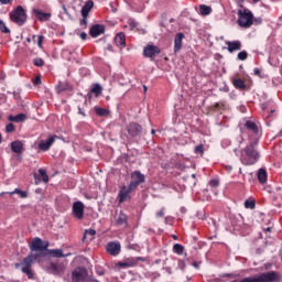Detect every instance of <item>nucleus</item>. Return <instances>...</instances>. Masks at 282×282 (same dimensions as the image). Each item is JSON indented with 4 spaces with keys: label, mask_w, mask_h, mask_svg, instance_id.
<instances>
[{
    "label": "nucleus",
    "mask_w": 282,
    "mask_h": 282,
    "mask_svg": "<svg viewBox=\"0 0 282 282\" xmlns=\"http://www.w3.org/2000/svg\"><path fill=\"white\" fill-rule=\"evenodd\" d=\"M91 8H94V1L89 0L82 8V17H89Z\"/></svg>",
    "instance_id": "4be33fe9"
},
{
    "label": "nucleus",
    "mask_w": 282,
    "mask_h": 282,
    "mask_svg": "<svg viewBox=\"0 0 282 282\" xmlns=\"http://www.w3.org/2000/svg\"><path fill=\"white\" fill-rule=\"evenodd\" d=\"M78 111H79L80 116H85V112H83V108L78 107Z\"/></svg>",
    "instance_id": "864d4df0"
},
{
    "label": "nucleus",
    "mask_w": 282,
    "mask_h": 282,
    "mask_svg": "<svg viewBox=\"0 0 282 282\" xmlns=\"http://www.w3.org/2000/svg\"><path fill=\"white\" fill-rule=\"evenodd\" d=\"M26 43H32V39L28 37Z\"/></svg>",
    "instance_id": "680f3d73"
},
{
    "label": "nucleus",
    "mask_w": 282,
    "mask_h": 282,
    "mask_svg": "<svg viewBox=\"0 0 282 282\" xmlns=\"http://www.w3.org/2000/svg\"><path fill=\"white\" fill-rule=\"evenodd\" d=\"M253 72H259V68H254Z\"/></svg>",
    "instance_id": "774afa93"
},
{
    "label": "nucleus",
    "mask_w": 282,
    "mask_h": 282,
    "mask_svg": "<svg viewBox=\"0 0 282 282\" xmlns=\"http://www.w3.org/2000/svg\"><path fill=\"white\" fill-rule=\"evenodd\" d=\"M8 120L9 122H25V120H28V116L25 113H19L17 116L10 115Z\"/></svg>",
    "instance_id": "412c9836"
},
{
    "label": "nucleus",
    "mask_w": 282,
    "mask_h": 282,
    "mask_svg": "<svg viewBox=\"0 0 282 282\" xmlns=\"http://www.w3.org/2000/svg\"><path fill=\"white\" fill-rule=\"evenodd\" d=\"M209 185H212V186L215 188V187L219 186V181H217V180H212V181L209 182Z\"/></svg>",
    "instance_id": "a18cd8bd"
},
{
    "label": "nucleus",
    "mask_w": 282,
    "mask_h": 282,
    "mask_svg": "<svg viewBox=\"0 0 282 282\" xmlns=\"http://www.w3.org/2000/svg\"><path fill=\"white\" fill-rule=\"evenodd\" d=\"M225 169L227 170V171H232V166H230V165H225Z\"/></svg>",
    "instance_id": "603ef678"
},
{
    "label": "nucleus",
    "mask_w": 282,
    "mask_h": 282,
    "mask_svg": "<svg viewBox=\"0 0 282 282\" xmlns=\"http://www.w3.org/2000/svg\"><path fill=\"white\" fill-rule=\"evenodd\" d=\"M67 270V261L65 262H50L47 267V272L54 274L55 276H63Z\"/></svg>",
    "instance_id": "423d86ee"
},
{
    "label": "nucleus",
    "mask_w": 282,
    "mask_h": 282,
    "mask_svg": "<svg viewBox=\"0 0 282 282\" xmlns=\"http://www.w3.org/2000/svg\"><path fill=\"white\" fill-rule=\"evenodd\" d=\"M237 23L240 28H252V24L254 23V14H252L250 9H240L238 10Z\"/></svg>",
    "instance_id": "20e7f679"
},
{
    "label": "nucleus",
    "mask_w": 282,
    "mask_h": 282,
    "mask_svg": "<svg viewBox=\"0 0 282 282\" xmlns=\"http://www.w3.org/2000/svg\"><path fill=\"white\" fill-rule=\"evenodd\" d=\"M107 252H108V254H111L112 257H117V254H120V243L119 242H109L107 246Z\"/></svg>",
    "instance_id": "2eb2a0df"
},
{
    "label": "nucleus",
    "mask_w": 282,
    "mask_h": 282,
    "mask_svg": "<svg viewBox=\"0 0 282 282\" xmlns=\"http://www.w3.org/2000/svg\"><path fill=\"white\" fill-rule=\"evenodd\" d=\"M90 94L96 95V97L100 96V94H102V86H100V84H95L90 90Z\"/></svg>",
    "instance_id": "c756f323"
},
{
    "label": "nucleus",
    "mask_w": 282,
    "mask_h": 282,
    "mask_svg": "<svg viewBox=\"0 0 282 282\" xmlns=\"http://www.w3.org/2000/svg\"><path fill=\"white\" fill-rule=\"evenodd\" d=\"M73 215L76 219H83L85 217V204L78 200L73 204Z\"/></svg>",
    "instance_id": "9d476101"
},
{
    "label": "nucleus",
    "mask_w": 282,
    "mask_h": 282,
    "mask_svg": "<svg viewBox=\"0 0 282 282\" xmlns=\"http://www.w3.org/2000/svg\"><path fill=\"white\" fill-rule=\"evenodd\" d=\"M79 36L82 41H87V34L85 32H82Z\"/></svg>",
    "instance_id": "09e8293b"
},
{
    "label": "nucleus",
    "mask_w": 282,
    "mask_h": 282,
    "mask_svg": "<svg viewBox=\"0 0 282 282\" xmlns=\"http://www.w3.org/2000/svg\"><path fill=\"white\" fill-rule=\"evenodd\" d=\"M152 135H155V130H151Z\"/></svg>",
    "instance_id": "69168bd1"
},
{
    "label": "nucleus",
    "mask_w": 282,
    "mask_h": 282,
    "mask_svg": "<svg viewBox=\"0 0 282 282\" xmlns=\"http://www.w3.org/2000/svg\"><path fill=\"white\" fill-rule=\"evenodd\" d=\"M245 207L250 208L251 210H254L256 202L254 200H246L245 202Z\"/></svg>",
    "instance_id": "4c0bfd02"
},
{
    "label": "nucleus",
    "mask_w": 282,
    "mask_h": 282,
    "mask_svg": "<svg viewBox=\"0 0 282 282\" xmlns=\"http://www.w3.org/2000/svg\"><path fill=\"white\" fill-rule=\"evenodd\" d=\"M33 65L35 67H43V65H45V61H43V58H41V57H35L33 59Z\"/></svg>",
    "instance_id": "f704fd0d"
},
{
    "label": "nucleus",
    "mask_w": 282,
    "mask_h": 282,
    "mask_svg": "<svg viewBox=\"0 0 282 282\" xmlns=\"http://www.w3.org/2000/svg\"><path fill=\"white\" fill-rule=\"evenodd\" d=\"M119 265H120L121 268H127V263H124V262H119Z\"/></svg>",
    "instance_id": "5fc2aeb1"
},
{
    "label": "nucleus",
    "mask_w": 282,
    "mask_h": 282,
    "mask_svg": "<svg viewBox=\"0 0 282 282\" xmlns=\"http://www.w3.org/2000/svg\"><path fill=\"white\" fill-rule=\"evenodd\" d=\"M156 217H164V209H161L158 214Z\"/></svg>",
    "instance_id": "8fccbe9b"
},
{
    "label": "nucleus",
    "mask_w": 282,
    "mask_h": 282,
    "mask_svg": "<svg viewBox=\"0 0 282 282\" xmlns=\"http://www.w3.org/2000/svg\"><path fill=\"white\" fill-rule=\"evenodd\" d=\"M279 281H281V275L276 271H269L265 273H260L256 276L245 278L239 282H279Z\"/></svg>",
    "instance_id": "f03ea898"
},
{
    "label": "nucleus",
    "mask_w": 282,
    "mask_h": 282,
    "mask_svg": "<svg viewBox=\"0 0 282 282\" xmlns=\"http://www.w3.org/2000/svg\"><path fill=\"white\" fill-rule=\"evenodd\" d=\"M131 185H129V188H127V186H123L121 188V191L119 192V202L120 204H122V202H124V199H127V197H129V194L131 193Z\"/></svg>",
    "instance_id": "aec40b11"
},
{
    "label": "nucleus",
    "mask_w": 282,
    "mask_h": 282,
    "mask_svg": "<svg viewBox=\"0 0 282 282\" xmlns=\"http://www.w3.org/2000/svg\"><path fill=\"white\" fill-rule=\"evenodd\" d=\"M11 150L13 151V153H23V142L17 140V141H13L11 143Z\"/></svg>",
    "instance_id": "5701e85b"
},
{
    "label": "nucleus",
    "mask_w": 282,
    "mask_h": 282,
    "mask_svg": "<svg viewBox=\"0 0 282 282\" xmlns=\"http://www.w3.org/2000/svg\"><path fill=\"white\" fill-rule=\"evenodd\" d=\"M254 76H259L260 78H263V75L261 74V72H254Z\"/></svg>",
    "instance_id": "3c124183"
},
{
    "label": "nucleus",
    "mask_w": 282,
    "mask_h": 282,
    "mask_svg": "<svg viewBox=\"0 0 282 282\" xmlns=\"http://www.w3.org/2000/svg\"><path fill=\"white\" fill-rule=\"evenodd\" d=\"M79 25L82 28H87V17H83V19L79 22Z\"/></svg>",
    "instance_id": "c03bdc74"
},
{
    "label": "nucleus",
    "mask_w": 282,
    "mask_h": 282,
    "mask_svg": "<svg viewBox=\"0 0 282 282\" xmlns=\"http://www.w3.org/2000/svg\"><path fill=\"white\" fill-rule=\"evenodd\" d=\"M86 282H98V280H96V279H91V280L87 279Z\"/></svg>",
    "instance_id": "6e6d98bb"
},
{
    "label": "nucleus",
    "mask_w": 282,
    "mask_h": 282,
    "mask_svg": "<svg viewBox=\"0 0 282 282\" xmlns=\"http://www.w3.org/2000/svg\"><path fill=\"white\" fill-rule=\"evenodd\" d=\"M161 52H162V50L160 48V46L153 45V44H148L143 48V56L145 58H155V56H158V54H160Z\"/></svg>",
    "instance_id": "0eeeda50"
},
{
    "label": "nucleus",
    "mask_w": 282,
    "mask_h": 282,
    "mask_svg": "<svg viewBox=\"0 0 282 282\" xmlns=\"http://www.w3.org/2000/svg\"><path fill=\"white\" fill-rule=\"evenodd\" d=\"M95 112L97 113V116H109V110L105 109V108H98L95 107Z\"/></svg>",
    "instance_id": "2f4dec72"
},
{
    "label": "nucleus",
    "mask_w": 282,
    "mask_h": 282,
    "mask_svg": "<svg viewBox=\"0 0 282 282\" xmlns=\"http://www.w3.org/2000/svg\"><path fill=\"white\" fill-rule=\"evenodd\" d=\"M232 85L236 87V89H240L241 91L247 89L246 82L239 77V75H236L232 78Z\"/></svg>",
    "instance_id": "6ab92c4d"
},
{
    "label": "nucleus",
    "mask_w": 282,
    "mask_h": 282,
    "mask_svg": "<svg viewBox=\"0 0 282 282\" xmlns=\"http://www.w3.org/2000/svg\"><path fill=\"white\" fill-rule=\"evenodd\" d=\"M194 151L195 153H200V155H204V144L196 145Z\"/></svg>",
    "instance_id": "a19ab883"
},
{
    "label": "nucleus",
    "mask_w": 282,
    "mask_h": 282,
    "mask_svg": "<svg viewBox=\"0 0 282 282\" xmlns=\"http://www.w3.org/2000/svg\"><path fill=\"white\" fill-rule=\"evenodd\" d=\"M254 147H257V141L250 143L245 150L241 151L242 164H256L257 160H259V152L254 150Z\"/></svg>",
    "instance_id": "7ed1b4c3"
},
{
    "label": "nucleus",
    "mask_w": 282,
    "mask_h": 282,
    "mask_svg": "<svg viewBox=\"0 0 282 282\" xmlns=\"http://www.w3.org/2000/svg\"><path fill=\"white\" fill-rule=\"evenodd\" d=\"M226 276H229L230 279H235V275L230 273L226 274Z\"/></svg>",
    "instance_id": "bf43d9fd"
},
{
    "label": "nucleus",
    "mask_w": 282,
    "mask_h": 282,
    "mask_svg": "<svg viewBox=\"0 0 282 282\" xmlns=\"http://www.w3.org/2000/svg\"><path fill=\"white\" fill-rule=\"evenodd\" d=\"M144 176L140 172L132 173L131 182H130V191H135L140 184H143Z\"/></svg>",
    "instance_id": "1a4fd4ad"
},
{
    "label": "nucleus",
    "mask_w": 282,
    "mask_h": 282,
    "mask_svg": "<svg viewBox=\"0 0 282 282\" xmlns=\"http://www.w3.org/2000/svg\"><path fill=\"white\" fill-rule=\"evenodd\" d=\"M33 85H35V87L41 85V75L35 76V78L33 79Z\"/></svg>",
    "instance_id": "37998d69"
},
{
    "label": "nucleus",
    "mask_w": 282,
    "mask_h": 282,
    "mask_svg": "<svg viewBox=\"0 0 282 282\" xmlns=\"http://www.w3.org/2000/svg\"><path fill=\"white\" fill-rule=\"evenodd\" d=\"M40 173V177H42V182H44L45 184H47V182H50V176H47V172L43 169L39 170Z\"/></svg>",
    "instance_id": "7c9ffc66"
},
{
    "label": "nucleus",
    "mask_w": 282,
    "mask_h": 282,
    "mask_svg": "<svg viewBox=\"0 0 282 282\" xmlns=\"http://www.w3.org/2000/svg\"><path fill=\"white\" fill-rule=\"evenodd\" d=\"M45 36L43 35H39L37 36V46L40 47V50H43V41H44Z\"/></svg>",
    "instance_id": "79ce46f5"
},
{
    "label": "nucleus",
    "mask_w": 282,
    "mask_h": 282,
    "mask_svg": "<svg viewBox=\"0 0 282 282\" xmlns=\"http://www.w3.org/2000/svg\"><path fill=\"white\" fill-rule=\"evenodd\" d=\"M12 0H0L1 6H8Z\"/></svg>",
    "instance_id": "49530a36"
},
{
    "label": "nucleus",
    "mask_w": 282,
    "mask_h": 282,
    "mask_svg": "<svg viewBox=\"0 0 282 282\" xmlns=\"http://www.w3.org/2000/svg\"><path fill=\"white\" fill-rule=\"evenodd\" d=\"M199 12L203 17H208V14H210L213 12V8H210L206 4H200Z\"/></svg>",
    "instance_id": "a878e982"
},
{
    "label": "nucleus",
    "mask_w": 282,
    "mask_h": 282,
    "mask_svg": "<svg viewBox=\"0 0 282 282\" xmlns=\"http://www.w3.org/2000/svg\"><path fill=\"white\" fill-rule=\"evenodd\" d=\"M88 98L91 99V93L88 95Z\"/></svg>",
    "instance_id": "338daca9"
},
{
    "label": "nucleus",
    "mask_w": 282,
    "mask_h": 282,
    "mask_svg": "<svg viewBox=\"0 0 282 282\" xmlns=\"http://www.w3.org/2000/svg\"><path fill=\"white\" fill-rule=\"evenodd\" d=\"M0 31L3 34H10V29H8V26L6 25V22H3V20H0Z\"/></svg>",
    "instance_id": "c9c22d12"
},
{
    "label": "nucleus",
    "mask_w": 282,
    "mask_h": 282,
    "mask_svg": "<svg viewBox=\"0 0 282 282\" xmlns=\"http://www.w3.org/2000/svg\"><path fill=\"white\" fill-rule=\"evenodd\" d=\"M89 34L93 39H98L100 34H105V25L102 24H95L90 28Z\"/></svg>",
    "instance_id": "4468645a"
},
{
    "label": "nucleus",
    "mask_w": 282,
    "mask_h": 282,
    "mask_svg": "<svg viewBox=\"0 0 282 282\" xmlns=\"http://www.w3.org/2000/svg\"><path fill=\"white\" fill-rule=\"evenodd\" d=\"M9 195H20L22 199L28 197V192L15 188L13 192H9Z\"/></svg>",
    "instance_id": "c85d7f7f"
},
{
    "label": "nucleus",
    "mask_w": 282,
    "mask_h": 282,
    "mask_svg": "<svg viewBox=\"0 0 282 282\" xmlns=\"http://www.w3.org/2000/svg\"><path fill=\"white\" fill-rule=\"evenodd\" d=\"M17 158H18V160H19L20 162H21V160L23 159V158L21 156V153L18 154Z\"/></svg>",
    "instance_id": "052dcab7"
},
{
    "label": "nucleus",
    "mask_w": 282,
    "mask_h": 282,
    "mask_svg": "<svg viewBox=\"0 0 282 282\" xmlns=\"http://www.w3.org/2000/svg\"><path fill=\"white\" fill-rule=\"evenodd\" d=\"M88 273L85 268H76L73 271L72 281L73 282H87Z\"/></svg>",
    "instance_id": "6e6552de"
},
{
    "label": "nucleus",
    "mask_w": 282,
    "mask_h": 282,
    "mask_svg": "<svg viewBox=\"0 0 282 282\" xmlns=\"http://www.w3.org/2000/svg\"><path fill=\"white\" fill-rule=\"evenodd\" d=\"M130 28H138V23L133 20L129 22Z\"/></svg>",
    "instance_id": "de8ad7c7"
},
{
    "label": "nucleus",
    "mask_w": 282,
    "mask_h": 282,
    "mask_svg": "<svg viewBox=\"0 0 282 282\" xmlns=\"http://www.w3.org/2000/svg\"><path fill=\"white\" fill-rule=\"evenodd\" d=\"M245 127H247V129H249L250 131H253V133H259V127H257V123L252 121H247Z\"/></svg>",
    "instance_id": "cd10ccee"
},
{
    "label": "nucleus",
    "mask_w": 282,
    "mask_h": 282,
    "mask_svg": "<svg viewBox=\"0 0 282 282\" xmlns=\"http://www.w3.org/2000/svg\"><path fill=\"white\" fill-rule=\"evenodd\" d=\"M258 182H260V184H265V182H268V171H265V169L261 167L258 171Z\"/></svg>",
    "instance_id": "b1692460"
},
{
    "label": "nucleus",
    "mask_w": 282,
    "mask_h": 282,
    "mask_svg": "<svg viewBox=\"0 0 282 282\" xmlns=\"http://www.w3.org/2000/svg\"><path fill=\"white\" fill-rule=\"evenodd\" d=\"M57 94H62V91H69L72 90V86L67 83H59L56 87Z\"/></svg>",
    "instance_id": "bb28decb"
},
{
    "label": "nucleus",
    "mask_w": 282,
    "mask_h": 282,
    "mask_svg": "<svg viewBox=\"0 0 282 282\" xmlns=\"http://www.w3.org/2000/svg\"><path fill=\"white\" fill-rule=\"evenodd\" d=\"M137 261H147V259L139 257V258H137Z\"/></svg>",
    "instance_id": "4d7b16f0"
},
{
    "label": "nucleus",
    "mask_w": 282,
    "mask_h": 282,
    "mask_svg": "<svg viewBox=\"0 0 282 282\" xmlns=\"http://www.w3.org/2000/svg\"><path fill=\"white\" fill-rule=\"evenodd\" d=\"M35 19L40 21L41 23H45V21H50L52 19V13L50 12H43L41 9H33L32 10Z\"/></svg>",
    "instance_id": "9b49d317"
},
{
    "label": "nucleus",
    "mask_w": 282,
    "mask_h": 282,
    "mask_svg": "<svg viewBox=\"0 0 282 282\" xmlns=\"http://www.w3.org/2000/svg\"><path fill=\"white\" fill-rule=\"evenodd\" d=\"M115 43L117 47H126L127 46V35L123 32H120L115 37Z\"/></svg>",
    "instance_id": "a211bd4d"
},
{
    "label": "nucleus",
    "mask_w": 282,
    "mask_h": 282,
    "mask_svg": "<svg viewBox=\"0 0 282 282\" xmlns=\"http://www.w3.org/2000/svg\"><path fill=\"white\" fill-rule=\"evenodd\" d=\"M173 250L176 254H182V252H184V246L176 243L173 246Z\"/></svg>",
    "instance_id": "e433bc0d"
},
{
    "label": "nucleus",
    "mask_w": 282,
    "mask_h": 282,
    "mask_svg": "<svg viewBox=\"0 0 282 282\" xmlns=\"http://www.w3.org/2000/svg\"><path fill=\"white\" fill-rule=\"evenodd\" d=\"M184 41V33L180 32L174 37V54L182 50V42Z\"/></svg>",
    "instance_id": "f3484780"
},
{
    "label": "nucleus",
    "mask_w": 282,
    "mask_h": 282,
    "mask_svg": "<svg viewBox=\"0 0 282 282\" xmlns=\"http://www.w3.org/2000/svg\"><path fill=\"white\" fill-rule=\"evenodd\" d=\"M87 235H89V237H94L96 235V230L95 229H86L84 232V237L82 239L83 242H85V240L87 239Z\"/></svg>",
    "instance_id": "72a5a7b5"
},
{
    "label": "nucleus",
    "mask_w": 282,
    "mask_h": 282,
    "mask_svg": "<svg viewBox=\"0 0 282 282\" xmlns=\"http://www.w3.org/2000/svg\"><path fill=\"white\" fill-rule=\"evenodd\" d=\"M14 130H15L14 123H8L6 126V133H14Z\"/></svg>",
    "instance_id": "ea45409f"
},
{
    "label": "nucleus",
    "mask_w": 282,
    "mask_h": 282,
    "mask_svg": "<svg viewBox=\"0 0 282 282\" xmlns=\"http://www.w3.org/2000/svg\"><path fill=\"white\" fill-rule=\"evenodd\" d=\"M248 58V52L241 51L238 53V61H246Z\"/></svg>",
    "instance_id": "58836bf2"
},
{
    "label": "nucleus",
    "mask_w": 282,
    "mask_h": 282,
    "mask_svg": "<svg viewBox=\"0 0 282 282\" xmlns=\"http://www.w3.org/2000/svg\"><path fill=\"white\" fill-rule=\"evenodd\" d=\"M48 254H52L56 259H61L63 257H69L70 253L64 254L63 249H51L47 251Z\"/></svg>",
    "instance_id": "393cba45"
},
{
    "label": "nucleus",
    "mask_w": 282,
    "mask_h": 282,
    "mask_svg": "<svg viewBox=\"0 0 282 282\" xmlns=\"http://www.w3.org/2000/svg\"><path fill=\"white\" fill-rule=\"evenodd\" d=\"M147 90H148L147 86H143L144 94H147Z\"/></svg>",
    "instance_id": "e2e57ef3"
},
{
    "label": "nucleus",
    "mask_w": 282,
    "mask_h": 282,
    "mask_svg": "<svg viewBox=\"0 0 282 282\" xmlns=\"http://www.w3.org/2000/svg\"><path fill=\"white\" fill-rule=\"evenodd\" d=\"M30 248L32 252L30 256L23 259L22 262L15 263L17 270L21 268V272L23 274H26L29 279H34V274L32 273V263L34 261H41L42 257H45L47 254V248H50V242L48 241H43L41 238H34L30 245Z\"/></svg>",
    "instance_id": "f257e3e1"
},
{
    "label": "nucleus",
    "mask_w": 282,
    "mask_h": 282,
    "mask_svg": "<svg viewBox=\"0 0 282 282\" xmlns=\"http://www.w3.org/2000/svg\"><path fill=\"white\" fill-rule=\"evenodd\" d=\"M127 131L129 135L132 138H135L137 135H140L142 133V126L139 123L132 122L127 127Z\"/></svg>",
    "instance_id": "ddd939ff"
},
{
    "label": "nucleus",
    "mask_w": 282,
    "mask_h": 282,
    "mask_svg": "<svg viewBox=\"0 0 282 282\" xmlns=\"http://www.w3.org/2000/svg\"><path fill=\"white\" fill-rule=\"evenodd\" d=\"M117 224L119 226H122L123 224H127V216L123 213H120L117 218Z\"/></svg>",
    "instance_id": "473e14b6"
},
{
    "label": "nucleus",
    "mask_w": 282,
    "mask_h": 282,
    "mask_svg": "<svg viewBox=\"0 0 282 282\" xmlns=\"http://www.w3.org/2000/svg\"><path fill=\"white\" fill-rule=\"evenodd\" d=\"M10 19L12 23H17V25H25L28 21V13H25V9L23 7L18 6L10 12Z\"/></svg>",
    "instance_id": "39448f33"
},
{
    "label": "nucleus",
    "mask_w": 282,
    "mask_h": 282,
    "mask_svg": "<svg viewBox=\"0 0 282 282\" xmlns=\"http://www.w3.org/2000/svg\"><path fill=\"white\" fill-rule=\"evenodd\" d=\"M265 230L267 232H271L272 228L268 227Z\"/></svg>",
    "instance_id": "0e129e2a"
},
{
    "label": "nucleus",
    "mask_w": 282,
    "mask_h": 282,
    "mask_svg": "<svg viewBox=\"0 0 282 282\" xmlns=\"http://www.w3.org/2000/svg\"><path fill=\"white\" fill-rule=\"evenodd\" d=\"M227 45V50L228 52H230V54H232V52H239V50H241V41L236 40V41H228L226 42Z\"/></svg>",
    "instance_id": "dca6fc26"
},
{
    "label": "nucleus",
    "mask_w": 282,
    "mask_h": 282,
    "mask_svg": "<svg viewBox=\"0 0 282 282\" xmlns=\"http://www.w3.org/2000/svg\"><path fill=\"white\" fill-rule=\"evenodd\" d=\"M56 140H61V137L52 135L46 141L42 140L39 143V149H41V151H50V147H52Z\"/></svg>",
    "instance_id": "f8f14e48"
},
{
    "label": "nucleus",
    "mask_w": 282,
    "mask_h": 282,
    "mask_svg": "<svg viewBox=\"0 0 282 282\" xmlns=\"http://www.w3.org/2000/svg\"><path fill=\"white\" fill-rule=\"evenodd\" d=\"M194 268L198 269L199 264L197 262H193Z\"/></svg>",
    "instance_id": "13d9d810"
}]
</instances>
